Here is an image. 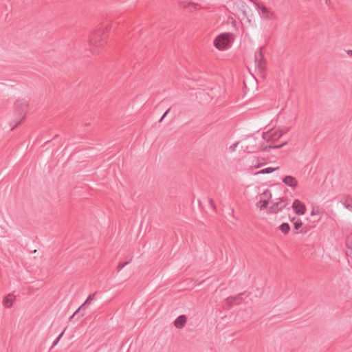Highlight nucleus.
Instances as JSON below:
<instances>
[{"label":"nucleus","mask_w":352,"mask_h":352,"mask_svg":"<svg viewBox=\"0 0 352 352\" xmlns=\"http://www.w3.org/2000/svg\"><path fill=\"white\" fill-rule=\"evenodd\" d=\"M170 111V109H167L165 113L163 114L162 118L160 119L159 122H161L162 120L165 118V116L167 115L168 112Z\"/></svg>","instance_id":"obj_30"},{"label":"nucleus","mask_w":352,"mask_h":352,"mask_svg":"<svg viewBox=\"0 0 352 352\" xmlns=\"http://www.w3.org/2000/svg\"><path fill=\"white\" fill-rule=\"evenodd\" d=\"M232 41V34L222 33L214 38L213 45L219 50H226L231 47Z\"/></svg>","instance_id":"obj_1"},{"label":"nucleus","mask_w":352,"mask_h":352,"mask_svg":"<svg viewBox=\"0 0 352 352\" xmlns=\"http://www.w3.org/2000/svg\"><path fill=\"white\" fill-rule=\"evenodd\" d=\"M243 15L245 19H246L248 23L250 25H253L254 24V19L253 14H248L246 10H243Z\"/></svg>","instance_id":"obj_16"},{"label":"nucleus","mask_w":352,"mask_h":352,"mask_svg":"<svg viewBox=\"0 0 352 352\" xmlns=\"http://www.w3.org/2000/svg\"><path fill=\"white\" fill-rule=\"evenodd\" d=\"M346 53L351 58H352V50H348Z\"/></svg>","instance_id":"obj_32"},{"label":"nucleus","mask_w":352,"mask_h":352,"mask_svg":"<svg viewBox=\"0 0 352 352\" xmlns=\"http://www.w3.org/2000/svg\"><path fill=\"white\" fill-rule=\"evenodd\" d=\"M65 330H66V328H65L64 330L60 333V335L56 338V340L53 342L52 347L55 346L59 342L61 338L64 335Z\"/></svg>","instance_id":"obj_25"},{"label":"nucleus","mask_w":352,"mask_h":352,"mask_svg":"<svg viewBox=\"0 0 352 352\" xmlns=\"http://www.w3.org/2000/svg\"><path fill=\"white\" fill-rule=\"evenodd\" d=\"M86 309V307H81V305L78 308V309L74 313V315L77 314L78 312L81 311V316H84V311Z\"/></svg>","instance_id":"obj_27"},{"label":"nucleus","mask_w":352,"mask_h":352,"mask_svg":"<svg viewBox=\"0 0 352 352\" xmlns=\"http://www.w3.org/2000/svg\"><path fill=\"white\" fill-rule=\"evenodd\" d=\"M278 168H272L268 167L264 169H262L261 170L258 171L256 174H269L273 173L274 170H277Z\"/></svg>","instance_id":"obj_19"},{"label":"nucleus","mask_w":352,"mask_h":352,"mask_svg":"<svg viewBox=\"0 0 352 352\" xmlns=\"http://www.w3.org/2000/svg\"><path fill=\"white\" fill-rule=\"evenodd\" d=\"M263 47H260L258 52L255 54V62L260 70H263L265 68V60L263 54Z\"/></svg>","instance_id":"obj_9"},{"label":"nucleus","mask_w":352,"mask_h":352,"mask_svg":"<svg viewBox=\"0 0 352 352\" xmlns=\"http://www.w3.org/2000/svg\"><path fill=\"white\" fill-rule=\"evenodd\" d=\"M241 148L248 153H253L260 150H265L267 146L262 148L258 140L253 137H249L242 142Z\"/></svg>","instance_id":"obj_2"},{"label":"nucleus","mask_w":352,"mask_h":352,"mask_svg":"<svg viewBox=\"0 0 352 352\" xmlns=\"http://www.w3.org/2000/svg\"><path fill=\"white\" fill-rule=\"evenodd\" d=\"M287 130L272 129L263 133V139L267 142H275L282 137Z\"/></svg>","instance_id":"obj_5"},{"label":"nucleus","mask_w":352,"mask_h":352,"mask_svg":"<svg viewBox=\"0 0 352 352\" xmlns=\"http://www.w3.org/2000/svg\"><path fill=\"white\" fill-rule=\"evenodd\" d=\"M14 107L20 116H23L28 111V104L25 100H17L14 104Z\"/></svg>","instance_id":"obj_10"},{"label":"nucleus","mask_w":352,"mask_h":352,"mask_svg":"<svg viewBox=\"0 0 352 352\" xmlns=\"http://www.w3.org/2000/svg\"><path fill=\"white\" fill-rule=\"evenodd\" d=\"M272 199V193L267 189L259 195V199L269 201Z\"/></svg>","instance_id":"obj_17"},{"label":"nucleus","mask_w":352,"mask_h":352,"mask_svg":"<svg viewBox=\"0 0 352 352\" xmlns=\"http://www.w3.org/2000/svg\"><path fill=\"white\" fill-rule=\"evenodd\" d=\"M292 208L298 215H302L305 213V205L298 199H295L292 204Z\"/></svg>","instance_id":"obj_6"},{"label":"nucleus","mask_w":352,"mask_h":352,"mask_svg":"<svg viewBox=\"0 0 352 352\" xmlns=\"http://www.w3.org/2000/svg\"><path fill=\"white\" fill-rule=\"evenodd\" d=\"M346 242H352V234H351V236H348V237L346 238Z\"/></svg>","instance_id":"obj_31"},{"label":"nucleus","mask_w":352,"mask_h":352,"mask_svg":"<svg viewBox=\"0 0 352 352\" xmlns=\"http://www.w3.org/2000/svg\"><path fill=\"white\" fill-rule=\"evenodd\" d=\"M289 226L288 223H284L280 226V229L283 233H287L289 230Z\"/></svg>","instance_id":"obj_24"},{"label":"nucleus","mask_w":352,"mask_h":352,"mask_svg":"<svg viewBox=\"0 0 352 352\" xmlns=\"http://www.w3.org/2000/svg\"><path fill=\"white\" fill-rule=\"evenodd\" d=\"M287 144V142L285 141L283 143H282L281 144H278V145H274V146H272V145H270L268 147L270 148H280L281 147H283L284 145Z\"/></svg>","instance_id":"obj_26"},{"label":"nucleus","mask_w":352,"mask_h":352,"mask_svg":"<svg viewBox=\"0 0 352 352\" xmlns=\"http://www.w3.org/2000/svg\"><path fill=\"white\" fill-rule=\"evenodd\" d=\"M342 206L347 210L352 211V197L347 196L342 198L340 201Z\"/></svg>","instance_id":"obj_14"},{"label":"nucleus","mask_w":352,"mask_h":352,"mask_svg":"<svg viewBox=\"0 0 352 352\" xmlns=\"http://www.w3.org/2000/svg\"><path fill=\"white\" fill-rule=\"evenodd\" d=\"M74 314H73L69 318V320H71L74 317Z\"/></svg>","instance_id":"obj_33"},{"label":"nucleus","mask_w":352,"mask_h":352,"mask_svg":"<svg viewBox=\"0 0 352 352\" xmlns=\"http://www.w3.org/2000/svg\"><path fill=\"white\" fill-rule=\"evenodd\" d=\"M311 216H318V217L314 220L315 222H318L320 219V211L318 208H314L311 212Z\"/></svg>","instance_id":"obj_18"},{"label":"nucleus","mask_w":352,"mask_h":352,"mask_svg":"<svg viewBox=\"0 0 352 352\" xmlns=\"http://www.w3.org/2000/svg\"><path fill=\"white\" fill-rule=\"evenodd\" d=\"M132 261V258H131L129 261H126V262H124V263H120L117 267H116V270L117 271L119 272H120L125 266H126L127 265H129L131 261Z\"/></svg>","instance_id":"obj_23"},{"label":"nucleus","mask_w":352,"mask_h":352,"mask_svg":"<svg viewBox=\"0 0 352 352\" xmlns=\"http://www.w3.org/2000/svg\"><path fill=\"white\" fill-rule=\"evenodd\" d=\"M208 202H209V204L210 206V207L212 208V209L213 210H216V206L214 203V201L212 199H208Z\"/></svg>","instance_id":"obj_29"},{"label":"nucleus","mask_w":352,"mask_h":352,"mask_svg":"<svg viewBox=\"0 0 352 352\" xmlns=\"http://www.w3.org/2000/svg\"><path fill=\"white\" fill-rule=\"evenodd\" d=\"M14 300L15 296L12 294H9L3 299V305L6 307L10 308L12 306Z\"/></svg>","instance_id":"obj_13"},{"label":"nucleus","mask_w":352,"mask_h":352,"mask_svg":"<svg viewBox=\"0 0 352 352\" xmlns=\"http://www.w3.org/2000/svg\"><path fill=\"white\" fill-rule=\"evenodd\" d=\"M283 182L287 186L295 188L298 186V181L292 176L288 175L283 178Z\"/></svg>","instance_id":"obj_11"},{"label":"nucleus","mask_w":352,"mask_h":352,"mask_svg":"<svg viewBox=\"0 0 352 352\" xmlns=\"http://www.w3.org/2000/svg\"><path fill=\"white\" fill-rule=\"evenodd\" d=\"M239 142H236L229 147L230 151L233 152L236 150Z\"/></svg>","instance_id":"obj_28"},{"label":"nucleus","mask_w":352,"mask_h":352,"mask_svg":"<svg viewBox=\"0 0 352 352\" xmlns=\"http://www.w3.org/2000/svg\"><path fill=\"white\" fill-rule=\"evenodd\" d=\"M269 201L265 200H261L257 202L256 206L260 208L261 210L267 208Z\"/></svg>","instance_id":"obj_20"},{"label":"nucleus","mask_w":352,"mask_h":352,"mask_svg":"<svg viewBox=\"0 0 352 352\" xmlns=\"http://www.w3.org/2000/svg\"><path fill=\"white\" fill-rule=\"evenodd\" d=\"M186 322V317L184 315L179 316L174 321V326L177 329L184 327Z\"/></svg>","instance_id":"obj_12"},{"label":"nucleus","mask_w":352,"mask_h":352,"mask_svg":"<svg viewBox=\"0 0 352 352\" xmlns=\"http://www.w3.org/2000/svg\"><path fill=\"white\" fill-rule=\"evenodd\" d=\"M96 293L89 294L85 301L81 305V307H84L86 305H89L91 301L94 299Z\"/></svg>","instance_id":"obj_22"},{"label":"nucleus","mask_w":352,"mask_h":352,"mask_svg":"<svg viewBox=\"0 0 352 352\" xmlns=\"http://www.w3.org/2000/svg\"><path fill=\"white\" fill-rule=\"evenodd\" d=\"M250 1L258 10V14L263 20L274 21L276 19L277 16L272 10L254 0Z\"/></svg>","instance_id":"obj_4"},{"label":"nucleus","mask_w":352,"mask_h":352,"mask_svg":"<svg viewBox=\"0 0 352 352\" xmlns=\"http://www.w3.org/2000/svg\"><path fill=\"white\" fill-rule=\"evenodd\" d=\"M285 206V201L280 199L278 201L273 203L272 205L268 208V213H277L280 211Z\"/></svg>","instance_id":"obj_8"},{"label":"nucleus","mask_w":352,"mask_h":352,"mask_svg":"<svg viewBox=\"0 0 352 352\" xmlns=\"http://www.w3.org/2000/svg\"><path fill=\"white\" fill-rule=\"evenodd\" d=\"M180 7L189 12H192L199 8V5L194 2L184 1L180 2Z\"/></svg>","instance_id":"obj_7"},{"label":"nucleus","mask_w":352,"mask_h":352,"mask_svg":"<svg viewBox=\"0 0 352 352\" xmlns=\"http://www.w3.org/2000/svg\"><path fill=\"white\" fill-rule=\"evenodd\" d=\"M104 36L102 30H96L93 32L89 37V45L90 50L96 53L97 49L102 45V41Z\"/></svg>","instance_id":"obj_3"},{"label":"nucleus","mask_w":352,"mask_h":352,"mask_svg":"<svg viewBox=\"0 0 352 352\" xmlns=\"http://www.w3.org/2000/svg\"><path fill=\"white\" fill-rule=\"evenodd\" d=\"M346 249L344 250L346 257L352 258V246L349 243H345Z\"/></svg>","instance_id":"obj_21"},{"label":"nucleus","mask_w":352,"mask_h":352,"mask_svg":"<svg viewBox=\"0 0 352 352\" xmlns=\"http://www.w3.org/2000/svg\"><path fill=\"white\" fill-rule=\"evenodd\" d=\"M292 221L294 223V232L296 233L302 232L303 230H302V229H301V228L302 226V223L301 221L298 219H296L295 218H294L292 219Z\"/></svg>","instance_id":"obj_15"}]
</instances>
